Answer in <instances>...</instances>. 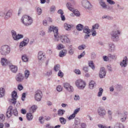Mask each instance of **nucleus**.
Here are the masks:
<instances>
[{"label": "nucleus", "mask_w": 128, "mask_h": 128, "mask_svg": "<svg viewBox=\"0 0 128 128\" xmlns=\"http://www.w3.org/2000/svg\"><path fill=\"white\" fill-rule=\"evenodd\" d=\"M63 86L69 92H72L74 91L73 87L68 83L67 82L64 83Z\"/></svg>", "instance_id": "nucleus-12"}, {"label": "nucleus", "mask_w": 128, "mask_h": 128, "mask_svg": "<svg viewBox=\"0 0 128 128\" xmlns=\"http://www.w3.org/2000/svg\"><path fill=\"white\" fill-rule=\"evenodd\" d=\"M64 48L65 46H64L62 44H60L57 46L56 49L58 50H60Z\"/></svg>", "instance_id": "nucleus-41"}, {"label": "nucleus", "mask_w": 128, "mask_h": 128, "mask_svg": "<svg viewBox=\"0 0 128 128\" xmlns=\"http://www.w3.org/2000/svg\"><path fill=\"white\" fill-rule=\"evenodd\" d=\"M38 58L39 60H43L46 57L43 52L40 51L38 54Z\"/></svg>", "instance_id": "nucleus-18"}, {"label": "nucleus", "mask_w": 128, "mask_h": 128, "mask_svg": "<svg viewBox=\"0 0 128 128\" xmlns=\"http://www.w3.org/2000/svg\"><path fill=\"white\" fill-rule=\"evenodd\" d=\"M108 56L109 58L113 60L116 59L117 57V56L115 54H108Z\"/></svg>", "instance_id": "nucleus-39"}, {"label": "nucleus", "mask_w": 128, "mask_h": 128, "mask_svg": "<svg viewBox=\"0 0 128 128\" xmlns=\"http://www.w3.org/2000/svg\"><path fill=\"white\" fill-rule=\"evenodd\" d=\"M102 18L103 19L104 18H106L108 20H111V18L110 17L108 16L104 15L102 17Z\"/></svg>", "instance_id": "nucleus-55"}, {"label": "nucleus", "mask_w": 128, "mask_h": 128, "mask_svg": "<svg viewBox=\"0 0 128 128\" xmlns=\"http://www.w3.org/2000/svg\"><path fill=\"white\" fill-rule=\"evenodd\" d=\"M37 12L38 15H40L42 13L41 9L39 8H38L37 9Z\"/></svg>", "instance_id": "nucleus-57"}, {"label": "nucleus", "mask_w": 128, "mask_h": 128, "mask_svg": "<svg viewBox=\"0 0 128 128\" xmlns=\"http://www.w3.org/2000/svg\"><path fill=\"white\" fill-rule=\"evenodd\" d=\"M9 68L11 71L13 73H16L18 70V67L16 66L10 64L9 65Z\"/></svg>", "instance_id": "nucleus-16"}, {"label": "nucleus", "mask_w": 128, "mask_h": 128, "mask_svg": "<svg viewBox=\"0 0 128 128\" xmlns=\"http://www.w3.org/2000/svg\"><path fill=\"white\" fill-rule=\"evenodd\" d=\"M80 120L78 118H75L74 123L76 125H73L72 128H78V125L80 124Z\"/></svg>", "instance_id": "nucleus-22"}, {"label": "nucleus", "mask_w": 128, "mask_h": 128, "mask_svg": "<svg viewBox=\"0 0 128 128\" xmlns=\"http://www.w3.org/2000/svg\"><path fill=\"white\" fill-rule=\"evenodd\" d=\"M24 74L25 78L26 79L28 78L30 74V71L28 70H26L24 71Z\"/></svg>", "instance_id": "nucleus-37"}, {"label": "nucleus", "mask_w": 128, "mask_h": 128, "mask_svg": "<svg viewBox=\"0 0 128 128\" xmlns=\"http://www.w3.org/2000/svg\"><path fill=\"white\" fill-rule=\"evenodd\" d=\"M80 110V108H78L76 109L74 111V113L73 114H74V115H75L76 114L79 112Z\"/></svg>", "instance_id": "nucleus-62"}, {"label": "nucleus", "mask_w": 128, "mask_h": 128, "mask_svg": "<svg viewBox=\"0 0 128 128\" xmlns=\"http://www.w3.org/2000/svg\"><path fill=\"white\" fill-rule=\"evenodd\" d=\"M39 120L41 124H43L44 122V120L43 117H40L39 118Z\"/></svg>", "instance_id": "nucleus-56"}, {"label": "nucleus", "mask_w": 128, "mask_h": 128, "mask_svg": "<svg viewBox=\"0 0 128 128\" xmlns=\"http://www.w3.org/2000/svg\"><path fill=\"white\" fill-rule=\"evenodd\" d=\"M37 108V106L35 105H33L29 109L30 112L33 113L36 110Z\"/></svg>", "instance_id": "nucleus-30"}, {"label": "nucleus", "mask_w": 128, "mask_h": 128, "mask_svg": "<svg viewBox=\"0 0 128 128\" xmlns=\"http://www.w3.org/2000/svg\"><path fill=\"white\" fill-rule=\"evenodd\" d=\"M68 53L70 55H73L74 53V48L72 47V46L71 45L69 46L68 47Z\"/></svg>", "instance_id": "nucleus-21"}, {"label": "nucleus", "mask_w": 128, "mask_h": 128, "mask_svg": "<svg viewBox=\"0 0 128 128\" xmlns=\"http://www.w3.org/2000/svg\"><path fill=\"white\" fill-rule=\"evenodd\" d=\"M66 6L70 10L72 11L73 10V8L72 6V5L71 3L70 2H67L66 4Z\"/></svg>", "instance_id": "nucleus-33"}, {"label": "nucleus", "mask_w": 128, "mask_h": 128, "mask_svg": "<svg viewBox=\"0 0 128 128\" xmlns=\"http://www.w3.org/2000/svg\"><path fill=\"white\" fill-rule=\"evenodd\" d=\"M108 51L110 52H112L115 50V46L112 42H110L108 43Z\"/></svg>", "instance_id": "nucleus-15"}, {"label": "nucleus", "mask_w": 128, "mask_h": 128, "mask_svg": "<svg viewBox=\"0 0 128 128\" xmlns=\"http://www.w3.org/2000/svg\"><path fill=\"white\" fill-rule=\"evenodd\" d=\"M83 32L85 33H90V30L89 28V27L86 26H85L83 28Z\"/></svg>", "instance_id": "nucleus-29"}, {"label": "nucleus", "mask_w": 128, "mask_h": 128, "mask_svg": "<svg viewBox=\"0 0 128 128\" xmlns=\"http://www.w3.org/2000/svg\"><path fill=\"white\" fill-rule=\"evenodd\" d=\"M13 111V113L14 115L15 116H17L18 115V112L16 109H15L14 110H12Z\"/></svg>", "instance_id": "nucleus-63"}, {"label": "nucleus", "mask_w": 128, "mask_h": 128, "mask_svg": "<svg viewBox=\"0 0 128 128\" xmlns=\"http://www.w3.org/2000/svg\"><path fill=\"white\" fill-rule=\"evenodd\" d=\"M66 54V50H64L60 52L59 56L60 57H62L65 56Z\"/></svg>", "instance_id": "nucleus-27"}, {"label": "nucleus", "mask_w": 128, "mask_h": 128, "mask_svg": "<svg viewBox=\"0 0 128 128\" xmlns=\"http://www.w3.org/2000/svg\"><path fill=\"white\" fill-rule=\"evenodd\" d=\"M99 3L100 6L104 9H106L107 6L105 4L103 0H99Z\"/></svg>", "instance_id": "nucleus-24"}, {"label": "nucleus", "mask_w": 128, "mask_h": 128, "mask_svg": "<svg viewBox=\"0 0 128 128\" xmlns=\"http://www.w3.org/2000/svg\"><path fill=\"white\" fill-rule=\"evenodd\" d=\"M55 6H52L50 8V11L51 12H54L55 11Z\"/></svg>", "instance_id": "nucleus-53"}, {"label": "nucleus", "mask_w": 128, "mask_h": 128, "mask_svg": "<svg viewBox=\"0 0 128 128\" xmlns=\"http://www.w3.org/2000/svg\"><path fill=\"white\" fill-rule=\"evenodd\" d=\"M64 28L66 30L69 31L71 30L72 27L70 24L65 23L64 24Z\"/></svg>", "instance_id": "nucleus-26"}, {"label": "nucleus", "mask_w": 128, "mask_h": 128, "mask_svg": "<svg viewBox=\"0 0 128 128\" xmlns=\"http://www.w3.org/2000/svg\"><path fill=\"white\" fill-rule=\"evenodd\" d=\"M96 84L93 80L91 81L89 83V88L90 89H92L96 86Z\"/></svg>", "instance_id": "nucleus-25"}, {"label": "nucleus", "mask_w": 128, "mask_h": 128, "mask_svg": "<svg viewBox=\"0 0 128 128\" xmlns=\"http://www.w3.org/2000/svg\"><path fill=\"white\" fill-rule=\"evenodd\" d=\"M6 11L4 10L1 11L0 12V16L1 17L4 16L6 14Z\"/></svg>", "instance_id": "nucleus-45"}, {"label": "nucleus", "mask_w": 128, "mask_h": 128, "mask_svg": "<svg viewBox=\"0 0 128 128\" xmlns=\"http://www.w3.org/2000/svg\"><path fill=\"white\" fill-rule=\"evenodd\" d=\"M5 90L1 88H0V98L3 97L4 95Z\"/></svg>", "instance_id": "nucleus-35"}, {"label": "nucleus", "mask_w": 128, "mask_h": 128, "mask_svg": "<svg viewBox=\"0 0 128 128\" xmlns=\"http://www.w3.org/2000/svg\"><path fill=\"white\" fill-rule=\"evenodd\" d=\"M84 26L82 24H79L76 26V29L79 31L82 30L83 29Z\"/></svg>", "instance_id": "nucleus-34"}, {"label": "nucleus", "mask_w": 128, "mask_h": 128, "mask_svg": "<svg viewBox=\"0 0 128 128\" xmlns=\"http://www.w3.org/2000/svg\"><path fill=\"white\" fill-rule=\"evenodd\" d=\"M76 115L74 114L70 115L68 118L69 120H71L74 118L75 117Z\"/></svg>", "instance_id": "nucleus-59"}, {"label": "nucleus", "mask_w": 128, "mask_h": 128, "mask_svg": "<svg viewBox=\"0 0 128 128\" xmlns=\"http://www.w3.org/2000/svg\"><path fill=\"white\" fill-rule=\"evenodd\" d=\"M97 112L98 115L102 118H104L106 114V110L102 107H99L97 109Z\"/></svg>", "instance_id": "nucleus-5"}, {"label": "nucleus", "mask_w": 128, "mask_h": 128, "mask_svg": "<svg viewBox=\"0 0 128 128\" xmlns=\"http://www.w3.org/2000/svg\"><path fill=\"white\" fill-rule=\"evenodd\" d=\"M58 38H56V40L58 41L59 38H60L61 41L62 42L66 44V43H69L70 42V40L68 37L64 35H62L60 36L58 35Z\"/></svg>", "instance_id": "nucleus-6"}, {"label": "nucleus", "mask_w": 128, "mask_h": 128, "mask_svg": "<svg viewBox=\"0 0 128 128\" xmlns=\"http://www.w3.org/2000/svg\"><path fill=\"white\" fill-rule=\"evenodd\" d=\"M65 110L62 109H59L58 111V114L60 116H62L65 112Z\"/></svg>", "instance_id": "nucleus-36"}, {"label": "nucleus", "mask_w": 128, "mask_h": 128, "mask_svg": "<svg viewBox=\"0 0 128 128\" xmlns=\"http://www.w3.org/2000/svg\"><path fill=\"white\" fill-rule=\"evenodd\" d=\"M10 47L6 45L2 46L0 48V53L2 55L6 56L10 52Z\"/></svg>", "instance_id": "nucleus-3"}, {"label": "nucleus", "mask_w": 128, "mask_h": 128, "mask_svg": "<svg viewBox=\"0 0 128 128\" xmlns=\"http://www.w3.org/2000/svg\"><path fill=\"white\" fill-rule=\"evenodd\" d=\"M12 11L10 10H9L7 12H6L4 19L7 20L10 18L12 14Z\"/></svg>", "instance_id": "nucleus-23"}, {"label": "nucleus", "mask_w": 128, "mask_h": 128, "mask_svg": "<svg viewBox=\"0 0 128 128\" xmlns=\"http://www.w3.org/2000/svg\"><path fill=\"white\" fill-rule=\"evenodd\" d=\"M96 57V54L94 52H92L91 54V58L92 59H95Z\"/></svg>", "instance_id": "nucleus-61"}, {"label": "nucleus", "mask_w": 128, "mask_h": 128, "mask_svg": "<svg viewBox=\"0 0 128 128\" xmlns=\"http://www.w3.org/2000/svg\"><path fill=\"white\" fill-rule=\"evenodd\" d=\"M99 27V25L98 24H96L92 26V28L93 30L98 29Z\"/></svg>", "instance_id": "nucleus-48"}, {"label": "nucleus", "mask_w": 128, "mask_h": 128, "mask_svg": "<svg viewBox=\"0 0 128 128\" xmlns=\"http://www.w3.org/2000/svg\"><path fill=\"white\" fill-rule=\"evenodd\" d=\"M106 74V72L105 68L104 67L100 68L99 73V76L100 78H104Z\"/></svg>", "instance_id": "nucleus-13"}, {"label": "nucleus", "mask_w": 128, "mask_h": 128, "mask_svg": "<svg viewBox=\"0 0 128 128\" xmlns=\"http://www.w3.org/2000/svg\"><path fill=\"white\" fill-rule=\"evenodd\" d=\"M11 33L13 39L15 40H18L23 38V36L22 34H18L17 35L16 32L14 30H11Z\"/></svg>", "instance_id": "nucleus-8"}, {"label": "nucleus", "mask_w": 128, "mask_h": 128, "mask_svg": "<svg viewBox=\"0 0 128 128\" xmlns=\"http://www.w3.org/2000/svg\"><path fill=\"white\" fill-rule=\"evenodd\" d=\"M12 106H9L6 112V116L7 117L9 118L12 116Z\"/></svg>", "instance_id": "nucleus-17"}, {"label": "nucleus", "mask_w": 128, "mask_h": 128, "mask_svg": "<svg viewBox=\"0 0 128 128\" xmlns=\"http://www.w3.org/2000/svg\"><path fill=\"white\" fill-rule=\"evenodd\" d=\"M98 126L99 128H108L106 126L104 125H103L101 124H99L98 125Z\"/></svg>", "instance_id": "nucleus-64"}, {"label": "nucleus", "mask_w": 128, "mask_h": 128, "mask_svg": "<svg viewBox=\"0 0 128 128\" xmlns=\"http://www.w3.org/2000/svg\"><path fill=\"white\" fill-rule=\"evenodd\" d=\"M58 28L56 27L52 26L50 27L48 29L49 32H52L53 31L54 34V36L55 38H58Z\"/></svg>", "instance_id": "nucleus-9"}, {"label": "nucleus", "mask_w": 128, "mask_h": 128, "mask_svg": "<svg viewBox=\"0 0 128 128\" xmlns=\"http://www.w3.org/2000/svg\"><path fill=\"white\" fill-rule=\"evenodd\" d=\"M4 120V115H0V122H3Z\"/></svg>", "instance_id": "nucleus-49"}, {"label": "nucleus", "mask_w": 128, "mask_h": 128, "mask_svg": "<svg viewBox=\"0 0 128 128\" xmlns=\"http://www.w3.org/2000/svg\"><path fill=\"white\" fill-rule=\"evenodd\" d=\"M58 75L61 78H62L64 76V74L62 72L61 70H59L58 74Z\"/></svg>", "instance_id": "nucleus-54"}, {"label": "nucleus", "mask_w": 128, "mask_h": 128, "mask_svg": "<svg viewBox=\"0 0 128 128\" xmlns=\"http://www.w3.org/2000/svg\"><path fill=\"white\" fill-rule=\"evenodd\" d=\"M85 35L84 36V38L85 39H88L90 36V33H85Z\"/></svg>", "instance_id": "nucleus-58"}, {"label": "nucleus", "mask_w": 128, "mask_h": 128, "mask_svg": "<svg viewBox=\"0 0 128 128\" xmlns=\"http://www.w3.org/2000/svg\"><path fill=\"white\" fill-rule=\"evenodd\" d=\"M23 75L21 73L18 74L16 77V80L18 82H22L24 79Z\"/></svg>", "instance_id": "nucleus-14"}, {"label": "nucleus", "mask_w": 128, "mask_h": 128, "mask_svg": "<svg viewBox=\"0 0 128 128\" xmlns=\"http://www.w3.org/2000/svg\"><path fill=\"white\" fill-rule=\"evenodd\" d=\"M72 11H73V13L76 16H80V13L77 10H74L73 9V10H72Z\"/></svg>", "instance_id": "nucleus-42"}, {"label": "nucleus", "mask_w": 128, "mask_h": 128, "mask_svg": "<svg viewBox=\"0 0 128 128\" xmlns=\"http://www.w3.org/2000/svg\"><path fill=\"white\" fill-rule=\"evenodd\" d=\"M1 62L3 66L8 65L10 63V62L7 59L4 58H1Z\"/></svg>", "instance_id": "nucleus-20"}, {"label": "nucleus", "mask_w": 128, "mask_h": 128, "mask_svg": "<svg viewBox=\"0 0 128 128\" xmlns=\"http://www.w3.org/2000/svg\"><path fill=\"white\" fill-rule=\"evenodd\" d=\"M107 2L110 5H113L115 4V2L112 0H106Z\"/></svg>", "instance_id": "nucleus-50"}, {"label": "nucleus", "mask_w": 128, "mask_h": 128, "mask_svg": "<svg viewBox=\"0 0 128 128\" xmlns=\"http://www.w3.org/2000/svg\"><path fill=\"white\" fill-rule=\"evenodd\" d=\"M75 84L78 88L80 90H83L86 86L85 82L80 79L77 80L75 82Z\"/></svg>", "instance_id": "nucleus-4"}, {"label": "nucleus", "mask_w": 128, "mask_h": 128, "mask_svg": "<svg viewBox=\"0 0 128 128\" xmlns=\"http://www.w3.org/2000/svg\"><path fill=\"white\" fill-rule=\"evenodd\" d=\"M86 46L85 44H82L78 47V48L80 50H84L86 48Z\"/></svg>", "instance_id": "nucleus-44"}, {"label": "nucleus", "mask_w": 128, "mask_h": 128, "mask_svg": "<svg viewBox=\"0 0 128 128\" xmlns=\"http://www.w3.org/2000/svg\"><path fill=\"white\" fill-rule=\"evenodd\" d=\"M114 128H124V125L121 123H117L114 126Z\"/></svg>", "instance_id": "nucleus-28"}, {"label": "nucleus", "mask_w": 128, "mask_h": 128, "mask_svg": "<svg viewBox=\"0 0 128 128\" xmlns=\"http://www.w3.org/2000/svg\"><path fill=\"white\" fill-rule=\"evenodd\" d=\"M85 54V52L84 51L82 53H81L78 56V58L79 59L80 58H81L84 56Z\"/></svg>", "instance_id": "nucleus-60"}, {"label": "nucleus", "mask_w": 128, "mask_h": 128, "mask_svg": "<svg viewBox=\"0 0 128 128\" xmlns=\"http://www.w3.org/2000/svg\"><path fill=\"white\" fill-rule=\"evenodd\" d=\"M59 120L61 123L62 124H64L66 122V119L63 117H60L59 119Z\"/></svg>", "instance_id": "nucleus-40"}, {"label": "nucleus", "mask_w": 128, "mask_h": 128, "mask_svg": "<svg viewBox=\"0 0 128 128\" xmlns=\"http://www.w3.org/2000/svg\"><path fill=\"white\" fill-rule=\"evenodd\" d=\"M21 21L23 24L26 26L30 25L32 22L31 18L27 15L23 16L21 19Z\"/></svg>", "instance_id": "nucleus-2"}, {"label": "nucleus", "mask_w": 128, "mask_h": 128, "mask_svg": "<svg viewBox=\"0 0 128 128\" xmlns=\"http://www.w3.org/2000/svg\"><path fill=\"white\" fill-rule=\"evenodd\" d=\"M32 113H27L26 114V116L28 120H31L33 118V116Z\"/></svg>", "instance_id": "nucleus-31"}, {"label": "nucleus", "mask_w": 128, "mask_h": 128, "mask_svg": "<svg viewBox=\"0 0 128 128\" xmlns=\"http://www.w3.org/2000/svg\"><path fill=\"white\" fill-rule=\"evenodd\" d=\"M88 66H85L83 68V70L85 73H86L88 71Z\"/></svg>", "instance_id": "nucleus-51"}, {"label": "nucleus", "mask_w": 128, "mask_h": 128, "mask_svg": "<svg viewBox=\"0 0 128 128\" xmlns=\"http://www.w3.org/2000/svg\"><path fill=\"white\" fill-rule=\"evenodd\" d=\"M42 96V92L40 90H38L36 92V94L35 96V100L40 101L41 100Z\"/></svg>", "instance_id": "nucleus-10"}, {"label": "nucleus", "mask_w": 128, "mask_h": 128, "mask_svg": "<svg viewBox=\"0 0 128 128\" xmlns=\"http://www.w3.org/2000/svg\"><path fill=\"white\" fill-rule=\"evenodd\" d=\"M22 60L25 62L28 61V58L26 54H24L22 56Z\"/></svg>", "instance_id": "nucleus-38"}, {"label": "nucleus", "mask_w": 128, "mask_h": 128, "mask_svg": "<svg viewBox=\"0 0 128 128\" xmlns=\"http://www.w3.org/2000/svg\"><path fill=\"white\" fill-rule=\"evenodd\" d=\"M12 99H11L10 101L13 104L15 105L16 102V98H12Z\"/></svg>", "instance_id": "nucleus-46"}, {"label": "nucleus", "mask_w": 128, "mask_h": 128, "mask_svg": "<svg viewBox=\"0 0 128 128\" xmlns=\"http://www.w3.org/2000/svg\"><path fill=\"white\" fill-rule=\"evenodd\" d=\"M82 4L83 7L89 10H91L92 8V6L87 0H82Z\"/></svg>", "instance_id": "nucleus-7"}, {"label": "nucleus", "mask_w": 128, "mask_h": 128, "mask_svg": "<svg viewBox=\"0 0 128 128\" xmlns=\"http://www.w3.org/2000/svg\"><path fill=\"white\" fill-rule=\"evenodd\" d=\"M29 41L28 38H24L23 41L20 43V46L22 47L26 45L28 43Z\"/></svg>", "instance_id": "nucleus-19"}, {"label": "nucleus", "mask_w": 128, "mask_h": 128, "mask_svg": "<svg viewBox=\"0 0 128 128\" xmlns=\"http://www.w3.org/2000/svg\"><path fill=\"white\" fill-rule=\"evenodd\" d=\"M56 90L57 91L60 92L62 90V88L60 85H58L56 87Z\"/></svg>", "instance_id": "nucleus-52"}, {"label": "nucleus", "mask_w": 128, "mask_h": 128, "mask_svg": "<svg viewBox=\"0 0 128 128\" xmlns=\"http://www.w3.org/2000/svg\"><path fill=\"white\" fill-rule=\"evenodd\" d=\"M128 62V59L126 56H124L123 60L120 62V65L122 67L125 68L127 65Z\"/></svg>", "instance_id": "nucleus-11"}, {"label": "nucleus", "mask_w": 128, "mask_h": 128, "mask_svg": "<svg viewBox=\"0 0 128 128\" xmlns=\"http://www.w3.org/2000/svg\"><path fill=\"white\" fill-rule=\"evenodd\" d=\"M120 31L118 30H115L112 31L110 33L111 39L114 42H117L119 40V36L120 34Z\"/></svg>", "instance_id": "nucleus-1"}, {"label": "nucleus", "mask_w": 128, "mask_h": 128, "mask_svg": "<svg viewBox=\"0 0 128 128\" xmlns=\"http://www.w3.org/2000/svg\"><path fill=\"white\" fill-rule=\"evenodd\" d=\"M60 69V65L58 64L55 65L54 68V70L55 72H57Z\"/></svg>", "instance_id": "nucleus-43"}, {"label": "nucleus", "mask_w": 128, "mask_h": 128, "mask_svg": "<svg viewBox=\"0 0 128 128\" xmlns=\"http://www.w3.org/2000/svg\"><path fill=\"white\" fill-rule=\"evenodd\" d=\"M12 98H16L17 96L16 92L15 91H14L12 94Z\"/></svg>", "instance_id": "nucleus-47"}, {"label": "nucleus", "mask_w": 128, "mask_h": 128, "mask_svg": "<svg viewBox=\"0 0 128 128\" xmlns=\"http://www.w3.org/2000/svg\"><path fill=\"white\" fill-rule=\"evenodd\" d=\"M88 64L89 66L93 70H94L95 66L92 61H89Z\"/></svg>", "instance_id": "nucleus-32"}]
</instances>
